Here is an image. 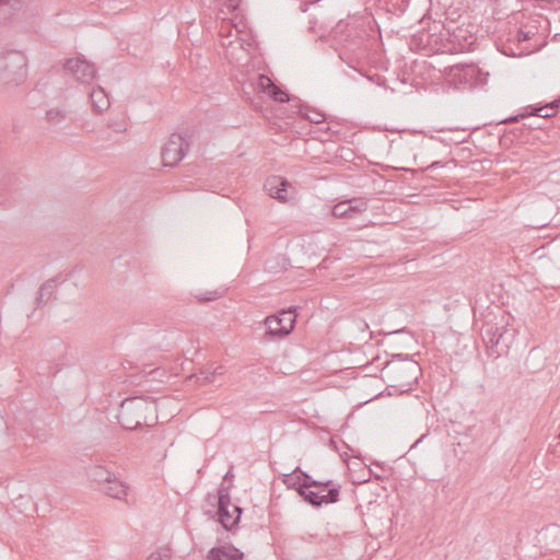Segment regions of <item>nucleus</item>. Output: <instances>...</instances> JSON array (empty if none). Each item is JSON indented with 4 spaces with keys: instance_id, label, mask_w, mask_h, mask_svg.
Instances as JSON below:
<instances>
[{
    "instance_id": "f257e3e1",
    "label": "nucleus",
    "mask_w": 560,
    "mask_h": 560,
    "mask_svg": "<svg viewBox=\"0 0 560 560\" xmlns=\"http://www.w3.org/2000/svg\"><path fill=\"white\" fill-rule=\"evenodd\" d=\"M373 18L369 13L350 15L346 21H340L336 26L339 42L349 50L360 48L373 31Z\"/></svg>"
},
{
    "instance_id": "f03ea898",
    "label": "nucleus",
    "mask_w": 560,
    "mask_h": 560,
    "mask_svg": "<svg viewBox=\"0 0 560 560\" xmlns=\"http://www.w3.org/2000/svg\"><path fill=\"white\" fill-rule=\"evenodd\" d=\"M27 58L20 50L0 52V83L20 85L27 75Z\"/></svg>"
},
{
    "instance_id": "7ed1b4c3",
    "label": "nucleus",
    "mask_w": 560,
    "mask_h": 560,
    "mask_svg": "<svg viewBox=\"0 0 560 560\" xmlns=\"http://www.w3.org/2000/svg\"><path fill=\"white\" fill-rule=\"evenodd\" d=\"M420 366L416 361L405 360L402 362L392 361L386 365V373L393 382L392 386L408 390L417 382Z\"/></svg>"
},
{
    "instance_id": "20e7f679",
    "label": "nucleus",
    "mask_w": 560,
    "mask_h": 560,
    "mask_svg": "<svg viewBox=\"0 0 560 560\" xmlns=\"http://www.w3.org/2000/svg\"><path fill=\"white\" fill-rule=\"evenodd\" d=\"M189 140L180 133H172L162 148L161 158L164 166H175L189 150Z\"/></svg>"
},
{
    "instance_id": "39448f33",
    "label": "nucleus",
    "mask_w": 560,
    "mask_h": 560,
    "mask_svg": "<svg viewBox=\"0 0 560 560\" xmlns=\"http://www.w3.org/2000/svg\"><path fill=\"white\" fill-rule=\"evenodd\" d=\"M296 315L293 310H282L276 315L267 316L265 326L266 334L273 338H283L288 336L294 327Z\"/></svg>"
},
{
    "instance_id": "423d86ee",
    "label": "nucleus",
    "mask_w": 560,
    "mask_h": 560,
    "mask_svg": "<svg viewBox=\"0 0 560 560\" xmlns=\"http://www.w3.org/2000/svg\"><path fill=\"white\" fill-rule=\"evenodd\" d=\"M513 338L514 331L505 327L491 326L486 329L483 335V340L495 357H500L503 351L509 349Z\"/></svg>"
},
{
    "instance_id": "0eeeda50",
    "label": "nucleus",
    "mask_w": 560,
    "mask_h": 560,
    "mask_svg": "<svg viewBox=\"0 0 560 560\" xmlns=\"http://www.w3.org/2000/svg\"><path fill=\"white\" fill-rule=\"evenodd\" d=\"M63 68L69 72L78 82L90 84L96 74L95 66L89 62L83 57L69 58L63 63Z\"/></svg>"
},
{
    "instance_id": "6e6552de",
    "label": "nucleus",
    "mask_w": 560,
    "mask_h": 560,
    "mask_svg": "<svg viewBox=\"0 0 560 560\" xmlns=\"http://www.w3.org/2000/svg\"><path fill=\"white\" fill-rule=\"evenodd\" d=\"M515 39L518 43V51L513 52L514 56L529 55L544 45L542 36L537 32L535 26H525L520 28L515 35Z\"/></svg>"
},
{
    "instance_id": "1a4fd4ad",
    "label": "nucleus",
    "mask_w": 560,
    "mask_h": 560,
    "mask_svg": "<svg viewBox=\"0 0 560 560\" xmlns=\"http://www.w3.org/2000/svg\"><path fill=\"white\" fill-rule=\"evenodd\" d=\"M515 39L518 43V51L513 52L514 56L529 55L544 45L542 36L537 32L535 26H525L520 28L515 35Z\"/></svg>"
},
{
    "instance_id": "9d476101",
    "label": "nucleus",
    "mask_w": 560,
    "mask_h": 560,
    "mask_svg": "<svg viewBox=\"0 0 560 560\" xmlns=\"http://www.w3.org/2000/svg\"><path fill=\"white\" fill-rule=\"evenodd\" d=\"M138 397L126 398L119 407L118 423L125 430H137L140 427Z\"/></svg>"
},
{
    "instance_id": "9b49d317",
    "label": "nucleus",
    "mask_w": 560,
    "mask_h": 560,
    "mask_svg": "<svg viewBox=\"0 0 560 560\" xmlns=\"http://www.w3.org/2000/svg\"><path fill=\"white\" fill-rule=\"evenodd\" d=\"M368 210V201L364 198H352L340 201L331 208V214L338 219H355Z\"/></svg>"
},
{
    "instance_id": "f8f14e48",
    "label": "nucleus",
    "mask_w": 560,
    "mask_h": 560,
    "mask_svg": "<svg viewBox=\"0 0 560 560\" xmlns=\"http://www.w3.org/2000/svg\"><path fill=\"white\" fill-rule=\"evenodd\" d=\"M66 345L59 338H52L48 340L42 350L43 360L51 362L52 365L49 368L51 374H56L60 371V360L66 352Z\"/></svg>"
},
{
    "instance_id": "ddd939ff",
    "label": "nucleus",
    "mask_w": 560,
    "mask_h": 560,
    "mask_svg": "<svg viewBox=\"0 0 560 560\" xmlns=\"http://www.w3.org/2000/svg\"><path fill=\"white\" fill-rule=\"evenodd\" d=\"M242 509L230 504V498L224 494L219 495L218 516L225 529H232L240 521Z\"/></svg>"
},
{
    "instance_id": "4468645a",
    "label": "nucleus",
    "mask_w": 560,
    "mask_h": 560,
    "mask_svg": "<svg viewBox=\"0 0 560 560\" xmlns=\"http://www.w3.org/2000/svg\"><path fill=\"white\" fill-rule=\"evenodd\" d=\"M310 488H302V483L296 488L299 494L313 506H322L323 504L336 503L339 501L340 486L329 488L327 494L319 495L317 492L308 490Z\"/></svg>"
},
{
    "instance_id": "2eb2a0df",
    "label": "nucleus",
    "mask_w": 560,
    "mask_h": 560,
    "mask_svg": "<svg viewBox=\"0 0 560 560\" xmlns=\"http://www.w3.org/2000/svg\"><path fill=\"white\" fill-rule=\"evenodd\" d=\"M527 109H530L529 112H526V113H522L520 115H516V116H512L508 119L504 120V122H516L518 121L521 118H525L527 116H538V117H541V118H549V117H553L556 116V114L558 113V110L560 109V97L550 102V103H547L545 105H535V106H529Z\"/></svg>"
},
{
    "instance_id": "dca6fc26",
    "label": "nucleus",
    "mask_w": 560,
    "mask_h": 560,
    "mask_svg": "<svg viewBox=\"0 0 560 560\" xmlns=\"http://www.w3.org/2000/svg\"><path fill=\"white\" fill-rule=\"evenodd\" d=\"M288 187H290V183L280 176L268 177L264 184L267 194L280 202H287L289 200Z\"/></svg>"
},
{
    "instance_id": "f3484780",
    "label": "nucleus",
    "mask_w": 560,
    "mask_h": 560,
    "mask_svg": "<svg viewBox=\"0 0 560 560\" xmlns=\"http://www.w3.org/2000/svg\"><path fill=\"white\" fill-rule=\"evenodd\" d=\"M207 560H244V553L233 546L214 547L208 551Z\"/></svg>"
},
{
    "instance_id": "a211bd4d",
    "label": "nucleus",
    "mask_w": 560,
    "mask_h": 560,
    "mask_svg": "<svg viewBox=\"0 0 560 560\" xmlns=\"http://www.w3.org/2000/svg\"><path fill=\"white\" fill-rule=\"evenodd\" d=\"M240 31L231 23V21L222 20L219 34L222 37V46L225 48H232L234 44H237L240 47L243 44L237 39Z\"/></svg>"
},
{
    "instance_id": "6ab92c4d",
    "label": "nucleus",
    "mask_w": 560,
    "mask_h": 560,
    "mask_svg": "<svg viewBox=\"0 0 560 560\" xmlns=\"http://www.w3.org/2000/svg\"><path fill=\"white\" fill-rule=\"evenodd\" d=\"M101 490L106 493L107 495L118 499V500H126L127 501V490L128 487L122 483L120 480H118L115 475L107 481Z\"/></svg>"
},
{
    "instance_id": "aec40b11",
    "label": "nucleus",
    "mask_w": 560,
    "mask_h": 560,
    "mask_svg": "<svg viewBox=\"0 0 560 560\" xmlns=\"http://www.w3.org/2000/svg\"><path fill=\"white\" fill-rule=\"evenodd\" d=\"M23 7V0H0V23H4L16 15Z\"/></svg>"
},
{
    "instance_id": "412c9836",
    "label": "nucleus",
    "mask_w": 560,
    "mask_h": 560,
    "mask_svg": "<svg viewBox=\"0 0 560 560\" xmlns=\"http://www.w3.org/2000/svg\"><path fill=\"white\" fill-rule=\"evenodd\" d=\"M478 69L472 65H455L450 68V75L458 79L460 83L470 82L476 75Z\"/></svg>"
},
{
    "instance_id": "4be33fe9",
    "label": "nucleus",
    "mask_w": 560,
    "mask_h": 560,
    "mask_svg": "<svg viewBox=\"0 0 560 560\" xmlns=\"http://www.w3.org/2000/svg\"><path fill=\"white\" fill-rule=\"evenodd\" d=\"M92 108L95 113H103L109 107V98L103 88L97 86L90 93Z\"/></svg>"
},
{
    "instance_id": "5701e85b",
    "label": "nucleus",
    "mask_w": 560,
    "mask_h": 560,
    "mask_svg": "<svg viewBox=\"0 0 560 560\" xmlns=\"http://www.w3.org/2000/svg\"><path fill=\"white\" fill-rule=\"evenodd\" d=\"M114 476L113 472H110L109 470H107L104 466L102 465H93L91 467L88 468V477L90 478L91 481H94V482H97V483H101L102 487L107 482L109 481V479Z\"/></svg>"
},
{
    "instance_id": "b1692460",
    "label": "nucleus",
    "mask_w": 560,
    "mask_h": 560,
    "mask_svg": "<svg viewBox=\"0 0 560 560\" xmlns=\"http://www.w3.org/2000/svg\"><path fill=\"white\" fill-rule=\"evenodd\" d=\"M166 377V371L161 368H154L150 371H145L144 366H142V384L148 383L149 381H162V378Z\"/></svg>"
},
{
    "instance_id": "393cba45",
    "label": "nucleus",
    "mask_w": 560,
    "mask_h": 560,
    "mask_svg": "<svg viewBox=\"0 0 560 560\" xmlns=\"http://www.w3.org/2000/svg\"><path fill=\"white\" fill-rule=\"evenodd\" d=\"M67 117L66 112L57 108H51L46 112V120L51 125H59Z\"/></svg>"
},
{
    "instance_id": "a878e982",
    "label": "nucleus",
    "mask_w": 560,
    "mask_h": 560,
    "mask_svg": "<svg viewBox=\"0 0 560 560\" xmlns=\"http://www.w3.org/2000/svg\"><path fill=\"white\" fill-rule=\"evenodd\" d=\"M301 116L306 118L308 121L313 124H319L325 119V115L318 110L315 109H308V108H301L300 109Z\"/></svg>"
},
{
    "instance_id": "bb28decb",
    "label": "nucleus",
    "mask_w": 560,
    "mask_h": 560,
    "mask_svg": "<svg viewBox=\"0 0 560 560\" xmlns=\"http://www.w3.org/2000/svg\"><path fill=\"white\" fill-rule=\"evenodd\" d=\"M223 294H224V290L217 289V290L208 291L205 293H198L195 295V298L201 302H209V301H214V300L221 298Z\"/></svg>"
},
{
    "instance_id": "cd10ccee",
    "label": "nucleus",
    "mask_w": 560,
    "mask_h": 560,
    "mask_svg": "<svg viewBox=\"0 0 560 560\" xmlns=\"http://www.w3.org/2000/svg\"><path fill=\"white\" fill-rule=\"evenodd\" d=\"M269 95L276 101V102H279V103H285V102H289V95L282 91L280 88H278L277 85H273L271 88V90L269 91Z\"/></svg>"
},
{
    "instance_id": "c85d7f7f",
    "label": "nucleus",
    "mask_w": 560,
    "mask_h": 560,
    "mask_svg": "<svg viewBox=\"0 0 560 560\" xmlns=\"http://www.w3.org/2000/svg\"><path fill=\"white\" fill-rule=\"evenodd\" d=\"M257 85L261 91L267 92L269 94V91L275 84L269 77L265 74H259L257 79Z\"/></svg>"
},
{
    "instance_id": "c756f323",
    "label": "nucleus",
    "mask_w": 560,
    "mask_h": 560,
    "mask_svg": "<svg viewBox=\"0 0 560 560\" xmlns=\"http://www.w3.org/2000/svg\"><path fill=\"white\" fill-rule=\"evenodd\" d=\"M222 374H224V368L222 365L217 366L215 369H213V371L207 370V371L200 372V375L203 376L205 382H213L214 377L217 375H222Z\"/></svg>"
},
{
    "instance_id": "7c9ffc66",
    "label": "nucleus",
    "mask_w": 560,
    "mask_h": 560,
    "mask_svg": "<svg viewBox=\"0 0 560 560\" xmlns=\"http://www.w3.org/2000/svg\"><path fill=\"white\" fill-rule=\"evenodd\" d=\"M56 288V278L48 279L40 285V295L49 298Z\"/></svg>"
},
{
    "instance_id": "2f4dec72",
    "label": "nucleus",
    "mask_w": 560,
    "mask_h": 560,
    "mask_svg": "<svg viewBox=\"0 0 560 560\" xmlns=\"http://www.w3.org/2000/svg\"><path fill=\"white\" fill-rule=\"evenodd\" d=\"M241 0H224L223 5L228 9L229 12H232L238 8Z\"/></svg>"
},
{
    "instance_id": "473e14b6",
    "label": "nucleus",
    "mask_w": 560,
    "mask_h": 560,
    "mask_svg": "<svg viewBox=\"0 0 560 560\" xmlns=\"http://www.w3.org/2000/svg\"><path fill=\"white\" fill-rule=\"evenodd\" d=\"M295 472H300L304 477V481L302 483H311V480H314L310 475L302 471L300 467H296Z\"/></svg>"
},
{
    "instance_id": "72a5a7b5",
    "label": "nucleus",
    "mask_w": 560,
    "mask_h": 560,
    "mask_svg": "<svg viewBox=\"0 0 560 560\" xmlns=\"http://www.w3.org/2000/svg\"><path fill=\"white\" fill-rule=\"evenodd\" d=\"M322 481L319 480H311V483H302V488H312V487H320Z\"/></svg>"
},
{
    "instance_id": "f704fd0d",
    "label": "nucleus",
    "mask_w": 560,
    "mask_h": 560,
    "mask_svg": "<svg viewBox=\"0 0 560 560\" xmlns=\"http://www.w3.org/2000/svg\"><path fill=\"white\" fill-rule=\"evenodd\" d=\"M334 486H338L337 483H334L332 480L322 481V486L324 489L332 488Z\"/></svg>"
},
{
    "instance_id": "c9c22d12",
    "label": "nucleus",
    "mask_w": 560,
    "mask_h": 560,
    "mask_svg": "<svg viewBox=\"0 0 560 560\" xmlns=\"http://www.w3.org/2000/svg\"><path fill=\"white\" fill-rule=\"evenodd\" d=\"M46 295H40V289L38 290V295L36 298V301H37V305H40L43 302H44V298Z\"/></svg>"
},
{
    "instance_id": "e433bc0d",
    "label": "nucleus",
    "mask_w": 560,
    "mask_h": 560,
    "mask_svg": "<svg viewBox=\"0 0 560 560\" xmlns=\"http://www.w3.org/2000/svg\"><path fill=\"white\" fill-rule=\"evenodd\" d=\"M441 165H442L441 162L436 161V162L431 163L428 168L429 170H433V168H435L438 166H441Z\"/></svg>"
}]
</instances>
